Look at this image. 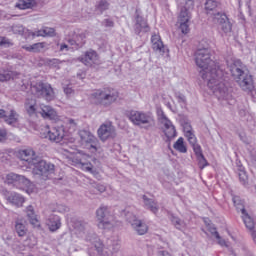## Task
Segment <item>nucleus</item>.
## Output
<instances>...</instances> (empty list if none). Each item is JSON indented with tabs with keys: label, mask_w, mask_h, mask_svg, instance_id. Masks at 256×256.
Here are the masks:
<instances>
[{
	"label": "nucleus",
	"mask_w": 256,
	"mask_h": 256,
	"mask_svg": "<svg viewBox=\"0 0 256 256\" xmlns=\"http://www.w3.org/2000/svg\"><path fill=\"white\" fill-rule=\"evenodd\" d=\"M46 225L51 233L59 231V229H61V217L55 214H50L46 220Z\"/></svg>",
	"instance_id": "obj_19"
},
{
	"label": "nucleus",
	"mask_w": 256,
	"mask_h": 256,
	"mask_svg": "<svg viewBox=\"0 0 256 256\" xmlns=\"http://www.w3.org/2000/svg\"><path fill=\"white\" fill-rule=\"evenodd\" d=\"M11 77H13V73L9 70L0 71V81H10Z\"/></svg>",
	"instance_id": "obj_36"
},
{
	"label": "nucleus",
	"mask_w": 256,
	"mask_h": 256,
	"mask_svg": "<svg viewBox=\"0 0 256 256\" xmlns=\"http://www.w3.org/2000/svg\"><path fill=\"white\" fill-rule=\"evenodd\" d=\"M24 107L30 117H32V115H39V108L37 107V102L35 100L27 99Z\"/></svg>",
	"instance_id": "obj_22"
},
{
	"label": "nucleus",
	"mask_w": 256,
	"mask_h": 256,
	"mask_svg": "<svg viewBox=\"0 0 256 256\" xmlns=\"http://www.w3.org/2000/svg\"><path fill=\"white\" fill-rule=\"evenodd\" d=\"M31 180L25 178L23 175H18L17 189H31Z\"/></svg>",
	"instance_id": "obj_27"
},
{
	"label": "nucleus",
	"mask_w": 256,
	"mask_h": 256,
	"mask_svg": "<svg viewBox=\"0 0 256 256\" xmlns=\"http://www.w3.org/2000/svg\"><path fill=\"white\" fill-rule=\"evenodd\" d=\"M95 189L99 192V193H105V191H107V187H105V185L103 184H97Z\"/></svg>",
	"instance_id": "obj_53"
},
{
	"label": "nucleus",
	"mask_w": 256,
	"mask_h": 256,
	"mask_svg": "<svg viewBox=\"0 0 256 256\" xmlns=\"http://www.w3.org/2000/svg\"><path fill=\"white\" fill-rule=\"evenodd\" d=\"M230 251H231L232 255L237 256V254L235 253V251H233V250H230Z\"/></svg>",
	"instance_id": "obj_63"
},
{
	"label": "nucleus",
	"mask_w": 256,
	"mask_h": 256,
	"mask_svg": "<svg viewBox=\"0 0 256 256\" xmlns=\"http://www.w3.org/2000/svg\"><path fill=\"white\" fill-rule=\"evenodd\" d=\"M79 137L85 149H89V151H91L92 153H95V151H97L99 141L97 140V137L91 134V132L87 130H80Z\"/></svg>",
	"instance_id": "obj_11"
},
{
	"label": "nucleus",
	"mask_w": 256,
	"mask_h": 256,
	"mask_svg": "<svg viewBox=\"0 0 256 256\" xmlns=\"http://www.w3.org/2000/svg\"><path fill=\"white\" fill-rule=\"evenodd\" d=\"M171 221L174 227L178 229V231H185V229H187V223H185L179 217L172 216Z\"/></svg>",
	"instance_id": "obj_30"
},
{
	"label": "nucleus",
	"mask_w": 256,
	"mask_h": 256,
	"mask_svg": "<svg viewBox=\"0 0 256 256\" xmlns=\"http://www.w3.org/2000/svg\"><path fill=\"white\" fill-rule=\"evenodd\" d=\"M178 6L179 13L177 16L176 25L183 35H187L191 29V19L193 15L191 14V8L193 7V0H181Z\"/></svg>",
	"instance_id": "obj_5"
},
{
	"label": "nucleus",
	"mask_w": 256,
	"mask_h": 256,
	"mask_svg": "<svg viewBox=\"0 0 256 256\" xmlns=\"http://www.w3.org/2000/svg\"><path fill=\"white\" fill-rule=\"evenodd\" d=\"M26 215L32 225H37V214H35V209L32 205L26 208Z\"/></svg>",
	"instance_id": "obj_32"
},
{
	"label": "nucleus",
	"mask_w": 256,
	"mask_h": 256,
	"mask_svg": "<svg viewBox=\"0 0 256 256\" xmlns=\"http://www.w3.org/2000/svg\"><path fill=\"white\" fill-rule=\"evenodd\" d=\"M195 63L202 69V79L207 81L208 88L219 100L229 101L231 91L225 85V71L223 66L211 59V47L202 40L195 52Z\"/></svg>",
	"instance_id": "obj_1"
},
{
	"label": "nucleus",
	"mask_w": 256,
	"mask_h": 256,
	"mask_svg": "<svg viewBox=\"0 0 256 256\" xmlns=\"http://www.w3.org/2000/svg\"><path fill=\"white\" fill-rule=\"evenodd\" d=\"M233 79L238 83L240 89L246 93H251L255 89L253 76L247 71V66L241 60H234L229 66Z\"/></svg>",
	"instance_id": "obj_4"
},
{
	"label": "nucleus",
	"mask_w": 256,
	"mask_h": 256,
	"mask_svg": "<svg viewBox=\"0 0 256 256\" xmlns=\"http://www.w3.org/2000/svg\"><path fill=\"white\" fill-rule=\"evenodd\" d=\"M166 107L170 109V111H173V106H171V102L165 103Z\"/></svg>",
	"instance_id": "obj_60"
},
{
	"label": "nucleus",
	"mask_w": 256,
	"mask_h": 256,
	"mask_svg": "<svg viewBox=\"0 0 256 256\" xmlns=\"http://www.w3.org/2000/svg\"><path fill=\"white\" fill-rule=\"evenodd\" d=\"M156 115L159 123L163 125V133L166 137V142L171 143L175 137H177V129H175V125H173V122L169 117H167V114H165V111H163V108L157 107L156 109Z\"/></svg>",
	"instance_id": "obj_9"
},
{
	"label": "nucleus",
	"mask_w": 256,
	"mask_h": 256,
	"mask_svg": "<svg viewBox=\"0 0 256 256\" xmlns=\"http://www.w3.org/2000/svg\"><path fill=\"white\" fill-rule=\"evenodd\" d=\"M208 231L211 233V235L215 237V239H219V232L217 231V228H215L214 226H210L208 228Z\"/></svg>",
	"instance_id": "obj_50"
},
{
	"label": "nucleus",
	"mask_w": 256,
	"mask_h": 256,
	"mask_svg": "<svg viewBox=\"0 0 256 256\" xmlns=\"http://www.w3.org/2000/svg\"><path fill=\"white\" fill-rule=\"evenodd\" d=\"M184 135L187 133H192L193 132V126H191V123L189 122H184L182 124Z\"/></svg>",
	"instance_id": "obj_46"
},
{
	"label": "nucleus",
	"mask_w": 256,
	"mask_h": 256,
	"mask_svg": "<svg viewBox=\"0 0 256 256\" xmlns=\"http://www.w3.org/2000/svg\"><path fill=\"white\" fill-rule=\"evenodd\" d=\"M237 201H239V197H234V198H233V203H234V205H239V204L237 203Z\"/></svg>",
	"instance_id": "obj_61"
},
{
	"label": "nucleus",
	"mask_w": 256,
	"mask_h": 256,
	"mask_svg": "<svg viewBox=\"0 0 256 256\" xmlns=\"http://www.w3.org/2000/svg\"><path fill=\"white\" fill-rule=\"evenodd\" d=\"M219 5H221L220 0H206L204 3L205 13L209 21L221 29L223 33H231L233 24H231L227 14L219 12Z\"/></svg>",
	"instance_id": "obj_3"
},
{
	"label": "nucleus",
	"mask_w": 256,
	"mask_h": 256,
	"mask_svg": "<svg viewBox=\"0 0 256 256\" xmlns=\"http://www.w3.org/2000/svg\"><path fill=\"white\" fill-rule=\"evenodd\" d=\"M31 91L36 97L45 99V101H53L55 99V91L51 84L43 81L31 83Z\"/></svg>",
	"instance_id": "obj_10"
},
{
	"label": "nucleus",
	"mask_w": 256,
	"mask_h": 256,
	"mask_svg": "<svg viewBox=\"0 0 256 256\" xmlns=\"http://www.w3.org/2000/svg\"><path fill=\"white\" fill-rule=\"evenodd\" d=\"M69 43H70V45H78V46L85 44V42H82L81 44H78L77 41H75V40H69Z\"/></svg>",
	"instance_id": "obj_59"
},
{
	"label": "nucleus",
	"mask_w": 256,
	"mask_h": 256,
	"mask_svg": "<svg viewBox=\"0 0 256 256\" xmlns=\"http://www.w3.org/2000/svg\"><path fill=\"white\" fill-rule=\"evenodd\" d=\"M7 239H10V241H11V239H13V238L10 236V237H7Z\"/></svg>",
	"instance_id": "obj_64"
},
{
	"label": "nucleus",
	"mask_w": 256,
	"mask_h": 256,
	"mask_svg": "<svg viewBox=\"0 0 256 256\" xmlns=\"http://www.w3.org/2000/svg\"><path fill=\"white\" fill-rule=\"evenodd\" d=\"M126 221L130 223L132 229L136 231L139 235H145L147 231H149V226L145 224V222L137 219V216H135L133 213L128 212L126 214Z\"/></svg>",
	"instance_id": "obj_12"
},
{
	"label": "nucleus",
	"mask_w": 256,
	"mask_h": 256,
	"mask_svg": "<svg viewBox=\"0 0 256 256\" xmlns=\"http://www.w3.org/2000/svg\"><path fill=\"white\" fill-rule=\"evenodd\" d=\"M198 161H199L198 164L200 169H205L207 165H209V163L207 162V159H205V156L203 154L199 156Z\"/></svg>",
	"instance_id": "obj_44"
},
{
	"label": "nucleus",
	"mask_w": 256,
	"mask_h": 256,
	"mask_svg": "<svg viewBox=\"0 0 256 256\" xmlns=\"http://www.w3.org/2000/svg\"><path fill=\"white\" fill-rule=\"evenodd\" d=\"M15 231L18 237H25V235H27V227L21 221H16Z\"/></svg>",
	"instance_id": "obj_33"
},
{
	"label": "nucleus",
	"mask_w": 256,
	"mask_h": 256,
	"mask_svg": "<svg viewBox=\"0 0 256 256\" xmlns=\"http://www.w3.org/2000/svg\"><path fill=\"white\" fill-rule=\"evenodd\" d=\"M37 5V1L35 0H20L15 4L16 9H20L21 11H25L27 9H33Z\"/></svg>",
	"instance_id": "obj_23"
},
{
	"label": "nucleus",
	"mask_w": 256,
	"mask_h": 256,
	"mask_svg": "<svg viewBox=\"0 0 256 256\" xmlns=\"http://www.w3.org/2000/svg\"><path fill=\"white\" fill-rule=\"evenodd\" d=\"M238 175L240 183H242V185H247V173L243 171V168H240V172Z\"/></svg>",
	"instance_id": "obj_45"
},
{
	"label": "nucleus",
	"mask_w": 256,
	"mask_h": 256,
	"mask_svg": "<svg viewBox=\"0 0 256 256\" xmlns=\"http://www.w3.org/2000/svg\"><path fill=\"white\" fill-rule=\"evenodd\" d=\"M46 63L49 67H59L61 65V60L57 58L47 59Z\"/></svg>",
	"instance_id": "obj_41"
},
{
	"label": "nucleus",
	"mask_w": 256,
	"mask_h": 256,
	"mask_svg": "<svg viewBox=\"0 0 256 256\" xmlns=\"http://www.w3.org/2000/svg\"><path fill=\"white\" fill-rule=\"evenodd\" d=\"M56 213H69V206L65 204H56V207L53 209Z\"/></svg>",
	"instance_id": "obj_38"
},
{
	"label": "nucleus",
	"mask_w": 256,
	"mask_h": 256,
	"mask_svg": "<svg viewBox=\"0 0 256 256\" xmlns=\"http://www.w3.org/2000/svg\"><path fill=\"white\" fill-rule=\"evenodd\" d=\"M38 115H41L43 119H48L49 121H57V119H59L57 111H55L53 107L49 105L41 104L39 107Z\"/></svg>",
	"instance_id": "obj_16"
},
{
	"label": "nucleus",
	"mask_w": 256,
	"mask_h": 256,
	"mask_svg": "<svg viewBox=\"0 0 256 256\" xmlns=\"http://www.w3.org/2000/svg\"><path fill=\"white\" fill-rule=\"evenodd\" d=\"M97 133L101 141H107L115 137V127L111 123H104L98 128Z\"/></svg>",
	"instance_id": "obj_14"
},
{
	"label": "nucleus",
	"mask_w": 256,
	"mask_h": 256,
	"mask_svg": "<svg viewBox=\"0 0 256 256\" xmlns=\"http://www.w3.org/2000/svg\"><path fill=\"white\" fill-rule=\"evenodd\" d=\"M250 155H251V158H252V159H256V155L253 154V152H250Z\"/></svg>",
	"instance_id": "obj_62"
},
{
	"label": "nucleus",
	"mask_w": 256,
	"mask_h": 256,
	"mask_svg": "<svg viewBox=\"0 0 256 256\" xmlns=\"http://www.w3.org/2000/svg\"><path fill=\"white\" fill-rule=\"evenodd\" d=\"M92 97L95 99L97 105L109 107L110 105H113L115 101H117L119 93L113 88H103L96 90L92 94Z\"/></svg>",
	"instance_id": "obj_8"
},
{
	"label": "nucleus",
	"mask_w": 256,
	"mask_h": 256,
	"mask_svg": "<svg viewBox=\"0 0 256 256\" xmlns=\"http://www.w3.org/2000/svg\"><path fill=\"white\" fill-rule=\"evenodd\" d=\"M31 180L25 178L23 175H18L17 189H31Z\"/></svg>",
	"instance_id": "obj_28"
},
{
	"label": "nucleus",
	"mask_w": 256,
	"mask_h": 256,
	"mask_svg": "<svg viewBox=\"0 0 256 256\" xmlns=\"http://www.w3.org/2000/svg\"><path fill=\"white\" fill-rule=\"evenodd\" d=\"M6 116H7V112H5V110H3V109H0V119L5 120Z\"/></svg>",
	"instance_id": "obj_57"
},
{
	"label": "nucleus",
	"mask_w": 256,
	"mask_h": 256,
	"mask_svg": "<svg viewBox=\"0 0 256 256\" xmlns=\"http://www.w3.org/2000/svg\"><path fill=\"white\" fill-rule=\"evenodd\" d=\"M128 119L142 129H149L155 125V117L151 112L132 110L128 113Z\"/></svg>",
	"instance_id": "obj_7"
},
{
	"label": "nucleus",
	"mask_w": 256,
	"mask_h": 256,
	"mask_svg": "<svg viewBox=\"0 0 256 256\" xmlns=\"http://www.w3.org/2000/svg\"><path fill=\"white\" fill-rule=\"evenodd\" d=\"M158 255L159 256H173V255H171L169 252H167V251H159L158 252Z\"/></svg>",
	"instance_id": "obj_56"
},
{
	"label": "nucleus",
	"mask_w": 256,
	"mask_h": 256,
	"mask_svg": "<svg viewBox=\"0 0 256 256\" xmlns=\"http://www.w3.org/2000/svg\"><path fill=\"white\" fill-rule=\"evenodd\" d=\"M7 141V129L0 128V143H5Z\"/></svg>",
	"instance_id": "obj_47"
},
{
	"label": "nucleus",
	"mask_w": 256,
	"mask_h": 256,
	"mask_svg": "<svg viewBox=\"0 0 256 256\" xmlns=\"http://www.w3.org/2000/svg\"><path fill=\"white\" fill-rule=\"evenodd\" d=\"M218 241V245H220V247H227L229 248V244H227V241H225V239L221 238V235H219V238H216Z\"/></svg>",
	"instance_id": "obj_51"
},
{
	"label": "nucleus",
	"mask_w": 256,
	"mask_h": 256,
	"mask_svg": "<svg viewBox=\"0 0 256 256\" xmlns=\"http://www.w3.org/2000/svg\"><path fill=\"white\" fill-rule=\"evenodd\" d=\"M196 157L199 158L201 155H203V150L201 149V145H199L197 142L194 144H190Z\"/></svg>",
	"instance_id": "obj_40"
},
{
	"label": "nucleus",
	"mask_w": 256,
	"mask_h": 256,
	"mask_svg": "<svg viewBox=\"0 0 256 256\" xmlns=\"http://www.w3.org/2000/svg\"><path fill=\"white\" fill-rule=\"evenodd\" d=\"M175 151L179 153H187V146H185V141L183 137H179L173 145Z\"/></svg>",
	"instance_id": "obj_31"
},
{
	"label": "nucleus",
	"mask_w": 256,
	"mask_h": 256,
	"mask_svg": "<svg viewBox=\"0 0 256 256\" xmlns=\"http://www.w3.org/2000/svg\"><path fill=\"white\" fill-rule=\"evenodd\" d=\"M64 93L69 97L70 95H73V88L71 86H64Z\"/></svg>",
	"instance_id": "obj_54"
},
{
	"label": "nucleus",
	"mask_w": 256,
	"mask_h": 256,
	"mask_svg": "<svg viewBox=\"0 0 256 256\" xmlns=\"http://www.w3.org/2000/svg\"><path fill=\"white\" fill-rule=\"evenodd\" d=\"M13 42L7 37H0V47H11Z\"/></svg>",
	"instance_id": "obj_42"
},
{
	"label": "nucleus",
	"mask_w": 256,
	"mask_h": 256,
	"mask_svg": "<svg viewBox=\"0 0 256 256\" xmlns=\"http://www.w3.org/2000/svg\"><path fill=\"white\" fill-rule=\"evenodd\" d=\"M96 219L98 221L99 229L111 231L117 225V219L115 215L111 213V209L107 206H100L96 210Z\"/></svg>",
	"instance_id": "obj_6"
},
{
	"label": "nucleus",
	"mask_w": 256,
	"mask_h": 256,
	"mask_svg": "<svg viewBox=\"0 0 256 256\" xmlns=\"http://www.w3.org/2000/svg\"><path fill=\"white\" fill-rule=\"evenodd\" d=\"M7 201H9V203L15 207H23V203H25V197L17 192H10L7 195Z\"/></svg>",
	"instance_id": "obj_20"
},
{
	"label": "nucleus",
	"mask_w": 256,
	"mask_h": 256,
	"mask_svg": "<svg viewBox=\"0 0 256 256\" xmlns=\"http://www.w3.org/2000/svg\"><path fill=\"white\" fill-rule=\"evenodd\" d=\"M18 181H19V174L9 173L6 176V183H8V185H13V187H17Z\"/></svg>",
	"instance_id": "obj_35"
},
{
	"label": "nucleus",
	"mask_w": 256,
	"mask_h": 256,
	"mask_svg": "<svg viewBox=\"0 0 256 256\" xmlns=\"http://www.w3.org/2000/svg\"><path fill=\"white\" fill-rule=\"evenodd\" d=\"M175 98L177 99L178 103L181 105H187V98L185 95L181 94L180 92L175 93Z\"/></svg>",
	"instance_id": "obj_43"
},
{
	"label": "nucleus",
	"mask_w": 256,
	"mask_h": 256,
	"mask_svg": "<svg viewBox=\"0 0 256 256\" xmlns=\"http://www.w3.org/2000/svg\"><path fill=\"white\" fill-rule=\"evenodd\" d=\"M102 25H104V27H113L115 23L113 22V20L107 18L102 21Z\"/></svg>",
	"instance_id": "obj_52"
},
{
	"label": "nucleus",
	"mask_w": 256,
	"mask_h": 256,
	"mask_svg": "<svg viewBox=\"0 0 256 256\" xmlns=\"http://www.w3.org/2000/svg\"><path fill=\"white\" fill-rule=\"evenodd\" d=\"M69 51V46L67 44H61L60 45V51Z\"/></svg>",
	"instance_id": "obj_58"
},
{
	"label": "nucleus",
	"mask_w": 256,
	"mask_h": 256,
	"mask_svg": "<svg viewBox=\"0 0 256 256\" xmlns=\"http://www.w3.org/2000/svg\"><path fill=\"white\" fill-rule=\"evenodd\" d=\"M82 63L87 67H93V65H99V55L94 50H89L85 53V55L81 58Z\"/></svg>",
	"instance_id": "obj_17"
},
{
	"label": "nucleus",
	"mask_w": 256,
	"mask_h": 256,
	"mask_svg": "<svg viewBox=\"0 0 256 256\" xmlns=\"http://www.w3.org/2000/svg\"><path fill=\"white\" fill-rule=\"evenodd\" d=\"M5 123L11 127H15L17 121H19V114L15 110H11L9 116L4 118Z\"/></svg>",
	"instance_id": "obj_29"
},
{
	"label": "nucleus",
	"mask_w": 256,
	"mask_h": 256,
	"mask_svg": "<svg viewBox=\"0 0 256 256\" xmlns=\"http://www.w3.org/2000/svg\"><path fill=\"white\" fill-rule=\"evenodd\" d=\"M109 1L107 0H98L95 5V10L99 13H103L109 9Z\"/></svg>",
	"instance_id": "obj_34"
},
{
	"label": "nucleus",
	"mask_w": 256,
	"mask_h": 256,
	"mask_svg": "<svg viewBox=\"0 0 256 256\" xmlns=\"http://www.w3.org/2000/svg\"><path fill=\"white\" fill-rule=\"evenodd\" d=\"M53 37L55 36V28L46 27L43 30H38L32 33V37Z\"/></svg>",
	"instance_id": "obj_26"
},
{
	"label": "nucleus",
	"mask_w": 256,
	"mask_h": 256,
	"mask_svg": "<svg viewBox=\"0 0 256 256\" xmlns=\"http://www.w3.org/2000/svg\"><path fill=\"white\" fill-rule=\"evenodd\" d=\"M142 199L144 201L146 209H149L154 214L159 211V206L157 205V202H155L153 199L148 198L146 195H143Z\"/></svg>",
	"instance_id": "obj_25"
},
{
	"label": "nucleus",
	"mask_w": 256,
	"mask_h": 256,
	"mask_svg": "<svg viewBox=\"0 0 256 256\" xmlns=\"http://www.w3.org/2000/svg\"><path fill=\"white\" fill-rule=\"evenodd\" d=\"M22 49H25L28 53H41V50L45 49V43L38 42L32 45H23Z\"/></svg>",
	"instance_id": "obj_24"
},
{
	"label": "nucleus",
	"mask_w": 256,
	"mask_h": 256,
	"mask_svg": "<svg viewBox=\"0 0 256 256\" xmlns=\"http://www.w3.org/2000/svg\"><path fill=\"white\" fill-rule=\"evenodd\" d=\"M12 32L14 35H23V33H25V27L21 24H14L12 26Z\"/></svg>",
	"instance_id": "obj_37"
},
{
	"label": "nucleus",
	"mask_w": 256,
	"mask_h": 256,
	"mask_svg": "<svg viewBox=\"0 0 256 256\" xmlns=\"http://www.w3.org/2000/svg\"><path fill=\"white\" fill-rule=\"evenodd\" d=\"M239 115L240 117H245V115H247V108H240Z\"/></svg>",
	"instance_id": "obj_55"
},
{
	"label": "nucleus",
	"mask_w": 256,
	"mask_h": 256,
	"mask_svg": "<svg viewBox=\"0 0 256 256\" xmlns=\"http://www.w3.org/2000/svg\"><path fill=\"white\" fill-rule=\"evenodd\" d=\"M238 135L242 143L249 145L250 141H249V138H247V134H245V132H240Z\"/></svg>",
	"instance_id": "obj_49"
},
{
	"label": "nucleus",
	"mask_w": 256,
	"mask_h": 256,
	"mask_svg": "<svg viewBox=\"0 0 256 256\" xmlns=\"http://www.w3.org/2000/svg\"><path fill=\"white\" fill-rule=\"evenodd\" d=\"M134 31H135L136 35H140V33L142 31H144V33H149V31H150L149 24L147 23V20L144 19L143 16H141V14L139 13V10H136Z\"/></svg>",
	"instance_id": "obj_15"
},
{
	"label": "nucleus",
	"mask_w": 256,
	"mask_h": 256,
	"mask_svg": "<svg viewBox=\"0 0 256 256\" xmlns=\"http://www.w3.org/2000/svg\"><path fill=\"white\" fill-rule=\"evenodd\" d=\"M65 135V128L63 126H56L48 128L45 138L49 139V141H52V143H61V141L65 139Z\"/></svg>",
	"instance_id": "obj_13"
},
{
	"label": "nucleus",
	"mask_w": 256,
	"mask_h": 256,
	"mask_svg": "<svg viewBox=\"0 0 256 256\" xmlns=\"http://www.w3.org/2000/svg\"><path fill=\"white\" fill-rule=\"evenodd\" d=\"M184 137H186L190 145L197 143V136H195V131L184 134Z\"/></svg>",
	"instance_id": "obj_39"
},
{
	"label": "nucleus",
	"mask_w": 256,
	"mask_h": 256,
	"mask_svg": "<svg viewBox=\"0 0 256 256\" xmlns=\"http://www.w3.org/2000/svg\"><path fill=\"white\" fill-rule=\"evenodd\" d=\"M18 157L25 167L29 169L33 167L34 175H39L44 181L51 179V177H53L55 174V165L48 163L45 160H40L37 162V155L32 148L20 150L18 152Z\"/></svg>",
	"instance_id": "obj_2"
},
{
	"label": "nucleus",
	"mask_w": 256,
	"mask_h": 256,
	"mask_svg": "<svg viewBox=\"0 0 256 256\" xmlns=\"http://www.w3.org/2000/svg\"><path fill=\"white\" fill-rule=\"evenodd\" d=\"M66 123L70 131H75L77 129V123L73 119L69 118Z\"/></svg>",
	"instance_id": "obj_48"
},
{
	"label": "nucleus",
	"mask_w": 256,
	"mask_h": 256,
	"mask_svg": "<svg viewBox=\"0 0 256 256\" xmlns=\"http://www.w3.org/2000/svg\"><path fill=\"white\" fill-rule=\"evenodd\" d=\"M151 43L153 51L156 53H161V55H165V53H169V49L165 47L163 41L161 40V36L154 34L151 36Z\"/></svg>",
	"instance_id": "obj_18"
},
{
	"label": "nucleus",
	"mask_w": 256,
	"mask_h": 256,
	"mask_svg": "<svg viewBox=\"0 0 256 256\" xmlns=\"http://www.w3.org/2000/svg\"><path fill=\"white\" fill-rule=\"evenodd\" d=\"M87 159H91V156L83 155V156H76V163L81 165L83 171L87 173H93V164L87 161Z\"/></svg>",
	"instance_id": "obj_21"
}]
</instances>
